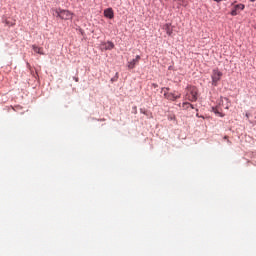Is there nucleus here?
<instances>
[{
  "mask_svg": "<svg viewBox=\"0 0 256 256\" xmlns=\"http://www.w3.org/2000/svg\"><path fill=\"white\" fill-rule=\"evenodd\" d=\"M54 15L56 17H59L60 19H63L64 21H69V20L73 19L75 14H73V12H71L69 10H63L61 8H58V9L54 10Z\"/></svg>",
  "mask_w": 256,
  "mask_h": 256,
  "instance_id": "f257e3e1",
  "label": "nucleus"
},
{
  "mask_svg": "<svg viewBox=\"0 0 256 256\" xmlns=\"http://www.w3.org/2000/svg\"><path fill=\"white\" fill-rule=\"evenodd\" d=\"M198 90L195 86H188L186 89V99L191 102L197 101Z\"/></svg>",
  "mask_w": 256,
  "mask_h": 256,
  "instance_id": "f03ea898",
  "label": "nucleus"
},
{
  "mask_svg": "<svg viewBox=\"0 0 256 256\" xmlns=\"http://www.w3.org/2000/svg\"><path fill=\"white\" fill-rule=\"evenodd\" d=\"M161 93H163L165 99H168V101H177V99L181 98V94L169 93V88H162Z\"/></svg>",
  "mask_w": 256,
  "mask_h": 256,
  "instance_id": "7ed1b4c3",
  "label": "nucleus"
},
{
  "mask_svg": "<svg viewBox=\"0 0 256 256\" xmlns=\"http://www.w3.org/2000/svg\"><path fill=\"white\" fill-rule=\"evenodd\" d=\"M212 85H214V87H217V83H219V81H221V77H223V72L219 71V69H214L212 71Z\"/></svg>",
  "mask_w": 256,
  "mask_h": 256,
  "instance_id": "20e7f679",
  "label": "nucleus"
},
{
  "mask_svg": "<svg viewBox=\"0 0 256 256\" xmlns=\"http://www.w3.org/2000/svg\"><path fill=\"white\" fill-rule=\"evenodd\" d=\"M243 9H245V5L244 4H237L234 5L232 11L230 12V14L232 15V17H236V15H239L241 13V11H243Z\"/></svg>",
  "mask_w": 256,
  "mask_h": 256,
  "instance_id": "39448f33",
  "label": "nucleus"
},
{
  "mask_svg": "<svg viewBox=\"0 0 256 256\" xmlns=\"http://www.w3.org/2000/svg\"><path fill=\"white\" fill-rule=\"evenodd\" d=\"M102 49H104L105 51H111V49L115 48V44H113V42L108 41V42H104L101 44Z\"/></svg>",
  "mask_w": 256,
  "mask_h": 256,
  "instance_id": "423d86ee",
  "label": "nucleus"
},
{
  "mask_svg": "<svg viewBox=\"0 0 256 256\" xmlns=\"http://www.w3.org/2000/svg\"><path fill=\"white\" fill-rule=\"evenodd\" d=\"M139 61H141V56L137 55L136 59L128 62V69H135V65L139 64Z\"/></svg>",
  "mask_w": 256,
  "mask_h": 256,
  "instance_id": "0eeeda50",
  "label": "nucleus"
},
{
  "mask_svg": "<svg viewBox=\"0 0 256 256\" xmlns=\"http://www.w3.org/2000/svg\"><path fill=\"white\" fill-rule=\"evenodd\" d=\"M164 31H166L167 35H169V37H171V35H173V26L171 25V23H167L163 26Z\"/></svg>",
  "mask_w": 256,
  "mask_h": 256,
  "instance_id": "6e6552de",
  "label": "nucleus"
},
{
  "mask_svg": "<svg viewBox=\"0 0 256 256\" xmlns=\"http://www.w3.org/2000/svg\"><path fill=\"white\" fill-rule=\"evenodd\" d=\"M104 17H107V19H113L115 17V14L113 13V8H108L104 10Z\"/></svg>",
  "mask_w": 256,
  "mask_h": 256,
  "instance_id": "1a4fd4ad",
  "label": "nucleus"
},
{
  "mask_svg": "<svg viewBox=\"0 0 256 256\" xmlns=\"http://www.w3.org/2000/svg\"><path fill=\"white\" fill-rule=\"evenodd\" d=\"M32 48L35 53H38V55H45V53H43V48L36 45H33Z\"/></svg>",
  "mask_w": 256,
  "mask_h": 256,
  "instance_id": "9d476101",
  "label": "nucleus"
},
{
  "mask_svg": "<svg viewBox=\"0 0 256 256\" xmlns=\"http://www.w3.org/2000/svg\"><path fill=\"white\" fill-rule=\"evenodd\" d=\"M189 107H190L191 109H193V105H192L191 103H189V102H184V103L182 104V108H183V109H189Z\"/></svg>",
  "mask_w": 256,
  "mask_h": 256,
  "instance_id": "9b49d317",
  "label": "nucleus"
},
{
  "mask_svg": "<svg viewBox=\"0 0 256 256\" xmlns=\"http://www.w3.org/2000/svg\"><path fill=\"white\" fill-rule=\"evenodd\" d=\"M252 3H255L256 0H250Z\"/></svg>",
  "mask_w": 256,
  "mask_h": 256,
  "instance_id": "f8f14e48",
  "label": "nucleus"
},
{
  "mask_svg": "<svg viewBox=\"0 0 256 256\" xmlns=\"http://www.w3.org/2000/svg\"><path fill=\"white\" fill-rule=\"evenodd\" d=\"M75 81H76V82L79 81V78H75Z\"/></svg>",
  "mask_w": 256,
  "mask_h": 256,
  "instance_id": "ddd939ff",
  "label": "nucleus"
},
{
  "mask_svg": "<svg viewBox=\"0 0 256 256\" xmlns=\"http://www.w3.org/2000/svg\"><path fill=\"white\" fill-rule=\"evenodd\" d=\"M153 87H157V84H153Z\"/></svg>",
  "mask_w": 256,
  "mask_h": 256,
  "instance_id": "4468645a",
  "label": "nucleus"
},
{
  "mask_svg": "<svg viewBox=\"0 0 256 256\" xmlns=\"http://www.w3.org/2000/svg\"><path fill=\"white\" fill-rule=\"evenodd\" d=\"M214 113H218L219 114V112L217 110H215Z\"/></svg>",
  "mask_w": 256,
  "mask_h": 256,
  "instance_id": "2eb2a0df",
  "label": "nucleus"
},
{
  "mask_svg": "<svg viewBox=\"0 0 256 256\" xmlns=\"http://www.w3.org/2000/svg\"><path fill=\"white\" fill-rule=\"evenodd\" d=\"M224 139H227V136H225Z\"/></svg>",
  "mask_w": 256,
  "mask_h": 256,
  "instance_id": "dca6fc26",
  "label": "nucleus"
}]
</instances>
